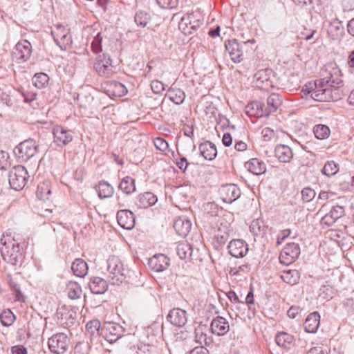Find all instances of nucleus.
I'll list each match as a JSON object with an SVG mask.
<instances>
[{"label": "nucleus", "instance_id": "f257e3e1", "mask_svg": "<svg viewBox=\"0 0 354 354\" xmlns=\"http://www.w3.org/2000/svg\"><path fill=\"white\" fill-rule=\"evenodd\" d=\"M1 254L3 259L11 265L15 266L23 259L24 246L15 238L3 236L1 239Z\"/></svg>", "mask_w": 354, "mask_h": 354}, {"label": "nucleus", "instance_id": "f03ea898", "mask_svg": "<svg viewBox=\"0 0 354 354\" xmlns=\"http://www.w3.org/2000/svg\"><path fill=\"white\" fill-rule=\"evenodd\" d=\"M38 150V145L33 139L20 142L15 149L14 153L21 162H26L33 157Z\"/></svg>", "mask_w": 354, "mask_h": 354}, {"label": "nucleus", "instance_id": "7ed1b4c3", "mask_svg": "<svg viewBox=\"0 0 354 354\" xmlns=\"http://www.w3.org/2000/svg\"><path fill=\"white\" fill-rule=\"evenodd\" d=\"M314 86L311 92V98L318 102L335 101L339 97L337 92H334L332 88L328 87L324 84H319V80L314 82Z\"/></svg>", "mask_w": 354, "mask_h": 354}, {"label": "nucleus", "instance_id": "20e7f679", "mask_svg": "<svg viewBox=\"0 0 354 354\" xmlns=\"http://www.w3.org/2000/svg\"><path fill=\"white\" fill-rule=\"evenodd\" d=\"M28 172L26 168L21 165H17L12 168L8 174V183L14 190H21L27 182Z\"/></svg>", "mask_w": 354, "mask_h": 354}, {"label": "nucleus", "instance_id": "39448f33", "mask_svg": "<svg viewBox=\"0 0 354 354\" xmlns=\"http://www.w3.org/2000/svg\"><path fill=\"white\" fill-rule=\"evenodd\" d=\"M322 76L319 84H324L328 87L332 88L334 92H337V89L343 85L340 70L337 67H332L330 70L326 68L322 72Z\"/></svg>", "mask_w": 354, "mask_h": 354}, {"label": "nucleus", "instance_id": "423d86ee", "mask_svg": "<svg viewBox=\"0 0 354 354\" xmlns=\"http://www.w3.org/2000/svg\"><path fill=\"white\" fill-rule=\"evenodd\" d=\"M275 77L272 70L266 68L257 71L254 75L253 82L255 86L263 91H269L274 87Z\"/></svg>", "mask_w": 354, "mask_h": 354}, {"label": "nucleus", "instance_id": "0eeeda50", "mask_svg": "<svg viewBox=\"0 0 354 354\" xmlns=\"http://www.w3.org/2000/svg\"><path fill=\"white\" fill-rule=\"evenodd\" d=\"M69 344L70 340L64 333L54 334L48 342L50 351L55 354H64L68 350Z\"/></svg>", "mask_w": 354, "mask_h": 354}, {"label": "nucleus", "instance_id": "6e6552de", "mask_svg": "<svg viewBox=\"0 0 354 354\" xmlns=\"http://www.w3.org/2000/svg\"><path fill=\"white\" fill-rule=\"evenodd\" d=\"M254 39L248 40L243 42L242 44L237 42L236 39H230L225 42V48L226 51L228 53L231 59L234 63H240L243 60V46L248 43H254Z\"/></svg>", "mask_w": 354, "mask_h": 354}, {"label": "nucleus", "instance_id": "1a4fd4ad", "mask_svg": "<svg viewBox=\"0 0 354 354\" xmlns=\"http://www.w3.org/2000/svg\"><path fill=\"white\" fill-rule=\"evenodd\" d=\"M203 24V21L196 18L193 12L187 13L181 18L178 28L183 34L188 35L196 31Z\"/></svg>", "mask_w": 354, "mask_h": 354}, {"label": "nucleus", "instance_id": "9d476101", "mask_svg": "<svg viewBox=\"0 0 354 354\" xmlns=\"http://www.w3.org/2000/svg\"><path fill=\"white\" fill-rule=\"evenodd\" d=\"M300 254V247L298 243H289L286 245L279 254L281 263L288 266L293 263Z\"/></svg>", "mask_w": 354, "mask_h": 354}, {"label": "nucleus", "instance_id": "9b49d317", "mask_svg": "<svg viewBox=\"0 0 354 354\" xmlns=\"http://www.w3.org/2000/svg\"><path fill=\"white\" fill-rule=\"evenodd\" d=\"M54 143L59 147H64L73 140L72 132L62 126H55L53 129Z\"/></svg>", "mask_w": 354, "mask_h": 354}, {"label": "nucleus", "instance_id": "f8f14e48", "mask_svg": "<svg viewBox=\"0 0 354 354\" xmlns=\"http://www.w3.org/2000/svg\"><path fill=\"white\" fill-rule=\"evenodd\" d=\"M219 194L223 202L232 203L241 196V192L235 184H227L221 187Z\"/></svg>", "mask_w": 354, "mask_h": 354}, {"label": "nucleus", "instance_id": "ddd939ff", "mask_svg": "<svg viewBox=\"0 0 354 354\" xmlns=\"http://www.w3.org/2000/svg\"><path fill=\"white\" fill-rule=\"evenodd\" d=\"M167 320L172 325L181 328L187 322V313L185 310L180 308H172L167 316Z\"/></svg>", "mask_w": 354, "mask_h": 354}, {"label": "nucleus", "instance_id": "4468645a", "mask_svg": "<svg viewBox=\"0 0 354 354\" xmlns=\"http://www.w3.org/2000/svg\"><path fill=\"white\" fill-rule=\"evenodd\" d=\"M125 331L124 328L118 323H115L112 322V337L117 336V337L113 339L112 338V344H115V348L118 346L119 343H121L122 346L124 348L129 347L130 342L129 339L131 337L129 335H124V333Z\"/></svg>", "mask_w": 354, "mask_h": 354}, {"label": "nucleus", "instance_id": "2eb2a0df", "mask_svg": "<svg viewBox=\"0 0 354 354\" xmlns=\"http://www.w3.org/2000/svg\"><path fill=\"white\" fill-rule=\"evenodd\" d=\"M15 48V54L19 63L25 62L30 58L32 49L31 44L28 40L19 41Z\"/></svg>", "mask_w": 354, "mask_h": 354}, {"label": "nucleus", "instance_id": "dca6fc26", "mask_svg": "<svg viewBox=\"0 0 354 354\" xmlns=\"http://www.w3.org/2000/svg\"><path fill=\"white\" fill-rule=\"evenodd\" d=\"M229 253L234 257L241 258L248 252V244L242 239H234L227 246Z\"/></svg>", "mask_w": 354, "mask_h": 354}, {"label": "nucleus", "instance_id": "f3484780", "mask_svg": "<svg viewBox=\"0 0 354 354\" xmlns=\"http://www.w3.org/2000/svg\"><path fill=\"white\" fill-rule=\"evenodd\" d=\"M117 221L120 226L126 230H131L135 225V216L129 210L123 209L118 211L117 213Z\"/></svg>", "mask_w": 354, "mask_h": 354}, {"label": "nucleus", "instance_id": "a211bd4d", "mask_svg": "<svg viewBox=\"0 0 354 354\" xmlns=\"http://www.w3.org/2000/svg\"><path fill=\"white\" fill-rule=\"evenodd\" d=\"M210 330L213 334L221 336L225 335L229 331L230 325L225 318L217 316L212 321Z\"/></svg>", "mask_w": 354, "mask_h": 354}, {"label": "nucleus", "instance_id": "6ab92c4d", "mask_svg": "<svg viewBox=\"0 0 354 354\" xmlns=\"http://www.w3.org/2000/svg\"><path fill=\"white\" fill-rule=\"evenodd\" d=\"M149 266L155 272H162L169 266V259L165 254H158L149 260Z\"/></svg>", "mask_w": 354, "mask_h": 354}, {"label": "nucleus", "instance_id": "aec40b11", "mask_svg": "<svg viewBox=\"0 0 354 354\" xmlns=\"http://www.w3.org/2000/svg\"><path fill=\"white\" fill-rule=\"evenodd\" d=\"M113 263L115 265L112 268V285H119L122 283L126 278L123 265L116 257H112V264Z\"/></svg>", "mask_w": 354, "mask_h": 354}, {"label": "nucleus", "instance_id": "412c9836", "mask_svg": "<svg viewBox=\"0 0 354 354\" xmlns=\"http://www.w3.org/2000/svg\"><path fill=\"white\" fill-rule=\"evenodd\" d=\"M274 154L279 161L283 163L290 162L294 156L292 149L289 146L282 144L275 147Z\"/></svg>", "mask_w": 354, "mask_h": 354}, {"label": "nucleus", "instance_id": "4be33fe9", "mask_svg": "<svg viewBox=\"0 0 354 354\" xmlns=\"http://www.w3.org/2000/svg\"><path fill=\"white\" fill-rule=\"evenodd\" d=\"M282 97L276 93H272L267 99L266 106L263 108L265 116L268 117L275 112L282 104Z\"/></svg>", "mask_w": 354, "mask_h": 354}, {"label": "nucleus", "instance_id": "5701e85b", "mask_svg": "<svg viewBox=\"0 0 354 354\" xmlns=\"http://www.w3.org/2000/svg\"><path fill=\"white\" fill-rule=\"evenodd\" d=\"M174 228L178 234L185 237L192 229V223L187 217L180 216L175 220Z\"/></svg>", "mask_w": 354, "mask_h": 354}, {"label": "nucleus", "instance_id": "b1692460", "mask_svg": "<svg viewBox=\"0 0 354 354\" xmlns=\"http://www.w3.org/2000/svg\"><path fill=\"white\" fill-rule=\"evenodd\" d=\"M158 201L157 196L152 192L140 194L136 198V205L139 208H148L155 205Z\"/></svg>", "mask_w": 354, "mask_h": 354}, {"label": "nucleus", "instance_id": "393cba45", "mask_svg": "<svg viewBox=\"0 0 354 354\" xmlns=\"http://www.w3.org/2000/svg\"><path fill=\"white\" fill-rule=\"evenodd\" d=\"M207 325H199L195 329V339L196 342L201 345L209 346L213 343V338L207 335L208 331Z\"/></svg>", "mask_w": 354, "mask_h": 354}, {"label": "nucleus", "instance_id": "a878e982", "mask_svg": "<svg viewBox=\"0 0 354 354\" xmlns=\"http://www.w3.org/2000/svg\"><path fill=\"white\" fill-rule=\"evenodd\" d=\"M320 324V315L318 312L310 313L305 320L304 324V329L306 333H315L317 331Z\"/></svg>", "mask_w": 354, "mask_h": 354}, {"label": "nucleus", "instance_id": "bb28decb", "mask_svg": "<svg viewBox=\"0 0 354 354\" xmlns=\"http://www.w3.org/2000/svg\"><path fill=\"white\" fill-rule=\"evenodd\" d=\"M245 168L254 175H261L266 171V163L259 158H252L245 163Z\"/></svg>", "mask_w": 354, "mask_h": 354}, {"label": "nucleus", "instance_id": "cd10ccee", "mask_svg": "<svg viewBox=\"0 0 354 354\" xmlns=\"http://www.w3.org/2000/svg\"><path fill=\"white\" fill-rule=\"evenodd\" d=\"M89 288L92 293L100 295L104 293L107 290L109 284L104 279L94 277L91 279Z\"/></svg>", "mask_w": 354, "mask_h": 354}, {"label": "nucleus", "instance_id": "c85d7f7f", "mask_svg": "<svg viewBox=\"0 0 354 354\" xmlns=\"http://www.w3.org/2000/svg\"><path fill=\"white\" fill-rule=\"evenodd\" d=\"M201 155L206 160H212L217 155L215 145L211 141H206L199 145Z\"/></svg>", "mask_w": 354, "mask_h": 354}, {"label": "nucleus", "instance_id": "c756f323", "mask_svg": "<svg viewBox=\"0 0 354 354\" xmlns=\"http://www.w3.org/2000/svg\"><path fill=\"white\" fill-rule=\"evenodd\" d=\"M69 30L62 25L57 26L56 29L52 31V35L57 44H68L71 42V37L68 36Z\"/></svg>", "mask_w": 354, "mask_h": 354}, {"label": "nucleus", "instance_id": "7c9ffc66", "mask_svg": "<svg viewBox=\"0 0 354 354\" xmlns=\"http://www.w3.org/2000/svg\"><path fill=\"white\" fill-rule=\"evenodd\" d=\"M111 66V58L105 54L103 55V58L99 56L94 64V68L100 75H104L109 73Z\"/></svg>", "mask_w": 354, "mask_h": 354}, {"label": "nucleus", "instance_id": "2f4dec72", "mask_svg": "<svg viewBox=\"0 0 354 354\" xmlns=\"http://www.w3.org/2000/svg\"><path fill=\"white\" fill-rule=\"evenodd\" d=\"M344 215V208L342 206L336 205L332 207L330 212L325 215L323 218L324 222L330 225L334 223L338 218Z\"/></svg>", "mask_w": 354, "mask_h": 354}, {"label": "nucleus", "instance_id": "473e14b6", "mask_svg": "<svg viewBox=\"0 0 354 354\" xmlns=\"http://www.w3.org/2000/svg\"><path fill=\"white\" fill-rule=\"evenodd\" d=\"M263 106L261 102L258 101H254L247 104L245 108V113L250 117L257 116L263 117L265 116L263 111Z\"/></svg>", "mask_w": 354, "mask_h": 354}, {"label": "nucleus", "instance_id": "72a5a7b5", "mask_svg": "<svg viewBox=\"0 0 354 354\" xmlns=\"http://www.w3.org/2000/svg\"><path fill=\"white\" fill-rule=\"evenodd\" d=\"M275 342L281 347L290 348L294 344L295 338L286 332H279L276 335Z\"/></svg>", "mask_w": 354, "mask_h": 354}, {"label": "nucleus", "instance_id": "f704fd0d", "mask_svg": "<svg viewBox=\"0 0 354 354\" xmlns=\"http://www.w3.org/2000/svg\"><path fill=\"white\" fill-rule=\"evenodd\" d=\"M171 101L176 104H181L185 99V92L174 86L169 88L166 95Z\"/></svg>", "mask_w": 354, "mask_h": 354}, {"label": "nucleus", "instance_id": "c9c22d12", "mask_svg": "<svg viewBox=\"0 0 354 354\" xmlns=\"http://www.w3.org/2000/svg\"><path fill=\"white\" fill-rule=\"evenodd\" d=\"M343 29L342 23L336 19L329 24L327 33L331 39L336 40L341 37Z\"/></svg>", "mask_w": 354, "mask_h": 354}, {"label": "nucleus", "instance_id": "e433bc0d", "mask_svg": "<svg viewBox=\"0 0 354 354\" xmlns=\"http://www.w3.org/2000/svg\"><path fill=\"white\" fill-rule=\"evenodd\" d=\"M250 230L254 236H263L269 230L262 219L253 220L250 225Z\"/></svg>", "mask_w": 354, "mask_h": 354}, {"label": "nucleus", "instance_id": "4c0bfd02", "mask_svg": "<svg viewBox=\"0 0 354 354\" xmlns=\"http://www.w3.org/2000/svg\"><path fill=\"white\" fill-rule=\"evenodd\" d=\"M71 269L77 277H83L88 272L87 263L81 259H76L72 263Z\"/></svg>", "mask_w": 354, "mask_h": 354}, {"label": "nucleus", "instance_id": "58836bf2", "mask_svg": "<svg viewBox=\"0 0 354 354\" xmlns=\"http://www.w3.org/2000/svg\"><path fill=\"white\" fill-rule=\"evenodd\" d=\"M281 279L289 285L296 284L300 279V273L297 270H284L281 274Z\"/></svg>", "mask_w": 354, "mask_h": 354}, {"label": "nucleus", "instance_id": "ea45409f", "mask_svg": "<svg viewBox=\"0 0 354 354\" xmlns=\"http://www.w3.org/2000/svg\"><path fill=\"white\" fill-rule=\"evenodd\" d=\"M37 196L40 200H48L51 194V187L49 182H42L37 185Z\"/></svg>", "mask_w": 354, "mask_h": 354}, {"label": "nucleus", "instance_id": "a19ab883", "mask_svg": "<svg viewBox=\"0 0 354 354\" xmlns=\"http://www.w3.org/2000/svg\"><path fill=\"white\" fill-rule=\"evenodd\" d=\"M66 290L68 297L71 299L80 298L82 292L80 285L75 281H69L66 286Z\"/></svg>", "mask_w": 354, "mask_h": 354}, {"label": "nucleus", "instance_id": "79ce46f5", "mask_svg": "<svg viewBox=\"0 0 354 354\" xmlns=\"http://www.w3.org/2000/svg\"><path fill=\"white\" fill-rule=\"evenodd\" d=\"M176 252L180 259H189L192 254V247L186 241L179 243L176 248Z\"/></svg>", "mask_w": 354, "mask_h": 354}, {"label": "nucleus", "instance_id": "37998d69", "mask_svg": "<svg viewBox=\"0 0 354 354\" xmlns=\"http://www.w3.org/2000/svg\"><path fill=\"white\" fill-rule=\"evenodd\" d=\"M119 188L127 194L133 192L136 190L134 180L129 176L124 178L119 185Z\"/></svg>", "mask_w": 354, "mask_h": 354}, {"label": "nucleus", "instance_id": "c03bdc74", "mask_svg": "<svg viewBox=\"0 0 354 354\" xmlns=\"http://www.w3.org/2000/svg\"><path fill=\"white\" fill-rule=\"evenodd\" d=\"M0 103L8 106H12L14 104V100L10 95V91H8L6 85L0 86Z\"/></svg>", "mask_w": 354, "mask_h": 354}, {"label": "nucleus", "instance_id": "a18cd8bd", "mask_svg": "<svg viewBox=\"0 0 354 354\" xmlns=\"http://www.w3.org/2000/svg\"><path fill=\"white\" fill-rule=\"evenodd\" d=\"M336 291V289L332 285L326 282L319 289V297L328 300L335 295Z\"/></svg>", "mask_w": 354, "mask_h": 354}, {"label": "nucleus", "instance_id": "49530a36", "mask_svg": "<svg viewBox=\"0 0 354 354\" xmlns=\"http://www.w3.org/2000/svg\"><path fill=\"white\" fill-rule=\"evenodd\" d=\"M151 19L150 14L146 11L139 10L134 17L136 24L140 27H145Z\"/></svg>", "mask_w": 354, "mask_h": 354}, {"label": "nucleus", "instance_id": "de8ad7c7", "mask_svg": "<svg viewBox=\"0 0 354 354\" xmlns=\"http://www.w3.org/2000/svg\"><path fill=\"white\" fill-rule=\"evenodd\" d=\"M48 76L44 73H36L32 77V84L38 88L45 87L48 84Z\"/></svg>", "mask_w": 354, "mask_h": 354}, {"label": "nucleus", "instance_id": "09e8293b", "mask_svg": "<svg viewBox=\"0 0 354 354\" xmlns=\"http://www.w3.org/2000/svg\"><path fill=\"white\" fill-rule=\"evenodd\" d=\"M95 189L100 198H106L111 196L110 185L107 182H100L98 185L95 187Z\"/></svg>", "mask_w": 354, "mask_h": 354}, {"label": "nucleus", "instance_id": "8fccbe9b", "mask_svg": "<svg viewBox=\"0 0 354 354\" xmlns=\"http://www.w3.org/2000/svg\"><path fill=\"white\" fill-rule=\"evenodd\" d=\"M315 136L319 140L327 138L330 135V129L326 125L317 124L313 129Z\"/></svg>", "mask_w": 354, "mask_h": 354}, {"label": "nucleus", "instance_id": "3c124183", "mask_svg": "<svg viewBox=\"0 0 354 354\" xmlns=\"http://www.w3.org/2000/svg\"><path fill=\"white\" fill-rule=\"evenodd\" d=\"M15 316L12 312L8 309L0 314V321L3 326H10L15 321Z\"/></svg>", "mask_w": 354, "mask_h": 354}, {"label": "nucleus", "instance_id": "603ef678", "mask_svg": "<svg viewBox=\"0 0 354 354\" xmlns=\"http://www.w3.org/2000/svg\"><path fill=\"white\" fill-rule=\"evenodd\" d=\"M127 93V89L124 84L118 82L112 81V97H120Z\"/></svg>", "mask_w": 354, "mask_h": 354}, {"label": "nucleus", "instance_id": "864d4df0", "mask_svg": "<svg viewBox=\"0 0 354 354\" xmlns=\"http://www.w3.org/2000/svg\"><path fill=\"white\" fill-rule=\"evenodd\" d=\"M337 164L334 161H328L322 169L323 174L327 176L335 175L337 171Z\"/></svg>", "mask_w": 354, "mask_h": 354}, {"label": "nucleus", "instance_id": "5fc2aeb1", "mask_svg": "<svg viewBox=\"0 0 354 354\" xmlns=\"http://www.w3.org/2000/svg\"><path fill=\"white\" fill-rule=\"evenodd\" d=\"M153 144L158 150L165 153V154L170 151L168 142L162 138L158 137L155 138L153 140Z\"/></svg>", "mask_w": 354, "mask_h": 354}, {"label": "nucleus", "instance_id": "6e6d98bb", "mask_svg": "<svg viewBox=\"0 0 354 354\" xmlns=\"http://www.w3.org/2000/svg\"><path fill=\"white\" fill-rule=\"evenodd\" d=\"M100 326V323L98 320H91L86 324V331L88 334L92 336L95 333L98 334Z\"/></svg>", "mask_w": 354, "mask_h": 354}, {"label": "nucleus", "instance_id": "4d7b16f0", "mask_svg": "<svg viewBox=\"0 0 354 354\" xmlns=\"http://www.w3.org/2000/svg\"><path fill=\"white\" fill-rule=\"evenodd\" d=\"M109 324H110L105 323L103 326H100L98 333V335L109 344H111V331L109 330Z\"/></svg>", "mask_w": 354, "mask_h": 354}, {"label": "nucleus", "instance_id": "13d9d810", "mask_svg": "<svg viewBox=\"0 0 354 354\" xmlns=\"http://www.w3.org/2000/svg\"><path fill=\"white\" fill-rule=\"evenodd\" d=\"M156 2L162 9H174L178 4V0H156Z\"/></svg>", "mask_w": 354, "mask_h": 354}, {"label": "nucleus", "instance_id": "bf43d9fd", "mask_svg": "<svg viewBox=\"0 0 354 354\" xmlns=\"http://www.w3.org/2000/svg\"><path fill=\"white\" fill-rule=\"evenodd\" d=\"M136 354H156V348L149 344H141L138 346Z\"/></svg>", "mask_w": 354, "mask_h": 354}, {"label": "nucleus", "instance_id": "052dcab7", "mask_svg": "<svg viewBox=\"0 0 354 354\" xmlns=\"http://www.w3.org/2000/svg\"><path fill=\"white\" fill-rule=\"evenodd\" d=\"M302 199L305 202H310L315 196L316 193L314 189L310 187H305L301 191Z\"/></svg>", "mask_w": 354, "mask_h": 354}, {"label": "nucleus", "instance_id": "680f3d73", "mask_svg": "<svg viewBox=\"0 0 354 354\" xmlns=\"http://www.w3.org/2000/svg\"><path fill=\"white\" fill-rule=\"evenodd\" d=\"M8 283L11 289L15 292L17 300L21 301L22 299L23 295L21 292L19 285L12 278H10Z\"/></svg>", "mask_w": 354, "mask_h": 354}, {"label": "nucleus", "instance_id": "e2e57ef3", "mask_svg": "<svg viewBox=\"0 0 354 354\" xmlns=\"http://www.w3.org/2000/svg\"><path fill=\"white\" fill-rule=\"evenodd\" d=\"M89 346L88 344L80 342L74 348V354H88Z\"/></svg>", "mask_w": 354, "mask_h": 354}, {"label": "nucleus", "instance_id": "0e129e2a", "mask_svg": "<svg viewBox=\"0 0 354 354\" xmlns=\"http://www.w3.org/2000/svg\"><path fill=\"white\" fill-rule=\"evenodd\" d=\"M9 155L3 151H0V169L5 170L10 166L8 162Z\"/></svg>", "mask_w": 354, "mask_h": 354}, {"label": "nucleus", "instance_id": "69168bd1", "mask_svg": "<svg viewBox=\"0 0 354 354\" xmlns=\"http://www.w3.org/2000/svg\"><path fill=\"white\" fill-rule=\"evenodd\" d=\"M151 88L154 93L160 94L164 91V84L158 80H153L151 83Z\"/></svg>", "mask_w": 354, "mask_h": 354}, {"label": "nucleus", "instance_id": "338daca9", "mask_svg": "<svg viewBox=\"0 0 354 354\" xmlns=\"http://www.w3.org/2000/svg\"><path fill=\"white\" fill-rule=\"evenodd\" d=\"M57 315L61 316L62 319H74L73 313L68 311L65 306H62L57 310Z\"/></svg>", "mask_w": 354, "mask_h": 354}, {"label": "nucleus", "instance_id": "774afa93", "mask_svg": "<svg viewBox=\"0 0 354 354\" xmlns=\"http://www.w3.org/2000/svg\"><path fill=\"white\" fill-rule=\"evenodd\" d=\"M344 306L348 311L354 313V293L352 297L345 299L344 301Z\"/></svg>", "mask_w": 354, "mask_h": 354}]
</instances>
